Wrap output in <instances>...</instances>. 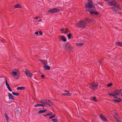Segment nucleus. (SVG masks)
Here are the masks:
<instances>
[{
	"instance_id": "1",
	"label": "nucleus",
	"mask_w": 122,
	"mask_h": 122,
	"mask_svg": "<svg viewBox=\"0 0 122 122\" xmlns=\"http://www.w3.org/2000/svg\"><path fill=\"white\" fill-rule=\"evenodd\" d=\"M89 21V20L86 19L85 21H82L78 22L76 24L77 26L79 27L83 28L86 26V24L87 22Z\"/></svg>"
},
{
	"instance_id": "2",
	"label": "nucleus",
	"mask_w": 122,
	"mask_h": 122,
	"mask_svg": "<svg viewBox=\"0 0 122 122\" xmlns=\"http://www.w3.org/2000/svg\"><path fill=\"white\" fill-rule=\"evenodd\" d=\"M122 92V89L118 90L113 92V93H109L108 94L110 96L113 97L114 98H116L117 97L116 95H119Z\"/></svg>"
},
{
	"instance_id": "3",
	"label": "nucleus",
	"mask_w": 122,
	"mask_h": 122,
	"mask_svg": "<svg viewBox=\"0 0 122 122\" xmlns=\"http://www.w3.org/2000/svg\"><path fill=\"white\" fill-rule=\"evenodd\" d=\"M89 2L86 4L85 7L86 8V10L88 11H90L91 8L93 7V4L91 0H88Z\"/></svg>"
},
{
	"instance_id": "4",
	"label": "nucleus",
	"mask_w": 122,
	"mask_h": 122,
	"mask_svg": "<svg viewBox=\"0 0 122 122\" xmlns=\"http://www.w3.org/2000/svg\"><path fill=\"white\" fill-rule=\"evenodd\" d=\"M111 9L114 13L120 14L121 12V10L118 4L117 5V6H113Z\"/></svg>"
},
{
	"instance_id": "5",
	"label": "nucleus",
	"mask_w": 122,
	"mask_h": 122,
	"mask_svg": "<svg viewBox=\"0 0 122 122\" xmlns=\"http://www.w3.org/2000/svg\"><path fill=\"white\" fill-rule=\"evenodd\" d=\"M20 72L19 71L16 70L15 71H12L11 72V73L13 78L15 79H16L19 78Z\"/></svg>"
},
{
	"instance_id": "6",
	"label": "nucleus",
	"mask_w": 122,
	"mask_h": 122,
	"mask_svg": "<svg viewBox=\"0 0 122 122\" xmlns=\"http://www.w3.org/2000/svg\"><path fill=\"white\" fill-rule=\"evenodd\" d=\"M63 46L64 49L67 50L71 51L73 48L72 47L69 43L65 44Z\"/></svg>"
},
{
	"instance_id": "7",
	"label": "nucleus",
	"mask_w": 122,
	"mask_h": 122,
	"mask_svg": "<svg viewBox=\"0 0 122 122\" xmlns=\"http://www.w3.org/2000/svg\"><path fill=\"white\" fill-rule=\"evenodd\" d=\"M98 86V84H97L93 83L91 84L89 86V87L94 90L97 89Z\"/></svg>"
},
{
	"instance_id": "8",
	"label": "nucleus",
	"mask_w": 122,
	"mask_h": 122,
	"mask_svg": "<svg viewBox=\"0 0 122 122\" xmlns=\"http://www.w3.org/2000/svg\"><path fill=\"white\" fill-rule=\"evenodd\" d=\"M59 9L56 8H54L48 10V12L50 13H54L59 12Z\"/></svg>"
},
{
	"instance_id": "9",
	"label": "nucleus",
	"mask_w": 122,
	"mask_h": 122,
	"mask_svg": "<svg viewBox=\"0 0 122 122\" xmlns=\"http://www.w3.org/2000/svg\"><path fill=\"white\" fill-rule=\"evenodd\" d=\"M25 74L26 76L28 77L31 78L33 76L32 74L30 72V71L28 69H25Z\"/></svg>"
},
{
	"instance_id": "10",
	"label": "nucleus",
	"mask_w": 122,
	"mask_h": 122,
	"mask_svg": "<svg viewBox=\"0 0 122 122\" xmlns=\"http://www.w3.org/2000/svg\"><path fill=\"white\" fill-rule=\"evenodd\" d=\"M108 5L110 6H111L113 5V6H117V5L118 4V3L115 1L113 0L108 2Z\"/></svg>"
},
{
	"instance_id": "11",
	"label": "nucleus",
	"mask_w": 122,
	"mask_h": 122,
	"mask_svg": "<svg viewBox=\"0 0 122 122\" xmlns=\"http://www.w3.org/2000/svg\"><path fill=\"white\" fill-rule=\"evenodd\" d=\"M5 84L8 89L11 92L12 91V90L11 89L9 84L7 82V81L6 79Z\"/></svg>"
},
{
	"instance_id": "12",
	"label": "nucleus",
	"mask_w": 122,
	"mask_h": 122,
	"mask_svg": "<svg viewBox=\"0 0 122 122\" xmlns=\"http://www.w3.org/2000/svg\"><path fill=\"white\" fill-rule=\"evenodd\" d=\"M53 104L52 102L49 100H47L46 103V105H47L49 106H51Z\"/></svg>"
},
{
	"instance_id": "13",
	"label": "nucleus",
	"mask_w": 122,
	"mask_h": 122,
	"mask_svg": "<svg viewBox=\"0 0 122 122\" xmlns=\"http://www.w3.org/2000/svg\"><path fill=\"white\" fill-rule=\"evenodd\" d=\"M100 117L102 119L103 121H107V119L104 116L102 115H100Z\"/></svg>"
},
{
	"instance_id": "14",
	"label": "nucleus",
	"mask_w": 122,
	"mask_h": 122,
	"mask_svg": "<svg viewBox=\"0 0 122 122\" xmlns=\"http://www.w3.org/2000/svg\"><path fill=\"white\" fill-rule=\"evenodd\" d=\"M90 12L91 14H94L95 15H97L98 14V13L97 11L94 12L93 11H91V10H90V11H88Z\"/></svg>"
},
{
	"instance_id": "15",
	"label": "nucleus",
	"mask_w": 122,
	"mask_h": 122,
	"mask_svg": "<svg viewBox=\"0 0 122 122\" xmlns=\"http://www.w3.org/2000/svg\"><path fill=\"white\" fill-rule=\"evenodd\" d=\"M65 92H66V93H65L63 94V95L68 96H71V95L69 93V91H65Z\"/></svg>"
},
{
	"instance_id": "16",
	"label": "nucleus",
	"mask_w": 122,
	"mask_h": 122,
	"mask_svg": "<svg viewBox=\"0 0 122 122\" xmlns=\"http://www.w3.org/2000/svg\"><path fill=\"white\" fill-rule=\"evenodd\" d=\"M43 67L45 70H49L50 69V67L49 66H46V65H44Z\"/></svg>"
},
{
	"instance_id": "17",
	"label": "nucleus",
	"mask_w": 122,
	"mask_h": 122,
	"mask_svg": "<svg viewBox=\"0 0 122 122\" xmlns=\"http://www.w3.org/2000/svg\"><path fill=\"white\" fill-rule=\"evenodd\" d=\"M8 96L9 99H12L13 100H14V99L13 98L12 95L10 93H9L8 94Z\"/></svg>"
},
{
	"instance_id": "18",
	"label": "nucleus",
	"mask_w": 122,
	"mask_h": 122,
	"mask_svg": "<svg viewBox=\"0 0 122 122\" xmlns=\"http://www.w3.org/2000/svg\"><path fill=\"white\" fill-rule=\"evenodd\" d=\"M47 100H46V99L42 100H41V101H40L42 103H43L45 105H46V103Z\"/></svg>"
},
{
	"instance_id": "19",
	"label": "nucleus",
	"mask_w": 122,
	"mask_h": 122,
	"mask_svg": "<svg viewBox=\"0 0 122 122\" xmlns=\"http://www.w3.org/2000/svg\"><path fill=\"white\" fill-rule=\"evenodd\" d=\"M14 7L15 8H21V7L20 6V5L18 4H17L14 5Z\"/></svg>"
},
{
	"instance_id": "20",
	"label": "nucleus",
	"mask_w": 122,
	"mask_h": 122,
	"mask_svg": "<svg viewBox=\"0 0 122 122\" xmlns=\"http://www.w3.org/2000/svg\"><path fill=\"white\" fill-rule=\"evenodd\" d=\"M114 118L117 122H121L119 118L118 117H115Z\"/></svg>"
},
{
	"instance_id": "21",
	"label": "nucleus",
	"mask_w": 122,
	"mask_h": 122,
	"mask_svg": "<svg viewBox=\"0 0 122 122\" xmlns=\"http://www.w3.org/2000/svg\"><path fill=\"white\" fill-rule=\"evenodd\" d=\"M25 89V87H24L21 86L17 88L16 89L17 90H23Z\"/></svg>"
},
{
	"instance_id": "22",
	"label": "nucleus",
	"mask_w": 122,
	"mask_h": 122,
	"mask_svg": "<svg viewBox=\"0 0 122 122\" xmlns=\"http://www.w3.org/2000/svg\"><path fill=\"white\" fill-rule=\"evenodd\" d=\"M41 106L43 107H44V105L43 104H36L35 105H34V106L35 107H37L38 106Z\"/></svg>"
},
{
	"instance_id": "23",
	"label": "nucleus",
	"mask_w": 122,
	"mask_h": 122,
	"mask_svg": "<svg viewBox=\"0 0 122 122\" xmlns=\"http://www.w3.org/2000/svg\"><path fill=\"white\" fill-rule=\"evenodd\" d=\"M46 110L45 109L44 110H41L39 111L38 113L40 114L46 111Z\"/></svg>"
},
{
	"instance_id": "24",
	"label": "nucleus",
	"mask_w": 122,
	"mask_h": 122,
	"mask_svg": "<svg viewBox=\"0 0 122 122\" xmlns=\"http://www.w3.org/2000/svg\"><path fill=\"white\" fill-rule=\"evenodd\" d=\"M20 110L18 109H16V111L15 112V114L16 115L17 114V115H18L19 114H20Z\"/></svg>"
},
{
	"instance_id": "25",
	"label": "nucleus",
	"mask_w": 122,
	"mask_h": 122,
	"mask_svg": "<svg viewBox=\"0 0 122 122\" xmlns=\"http://www.w3.org/2000/svg\"><path fill=\"white\" fill-rule=\"evenodd\" d=\"M113 100L116 102H119L121 101V100L120 99H114Z\"/></svg>"
},
{
	"instance_id": "26",
	"label": "nucleus",
	"mask_w": 122,
	"mask_h": 122,
	"mask_svg": "<svg viewBox=\"0 0 122 122\" xmlns=\"http://www.w3.org/2000/svg\"><path fill=\"white\" fill-rule=\"evenodd\" d=\"M12 93L15 96H18L19 95V94L17 92H12Z\"/></svg>"
},
{
	"instance_id": "27",
	"label": "nucleus",
	"mask_w": 122,
	"mask_h": 122,
	"mask_svg": "<svg viewBox=\"0 0 122 122\" xmlns=\"http://www.w3.org/2000/svg\"><path fill=\"white\" fill-rule=\"evenodd\" d=\"M61 38L64 42H66V39L64 36H62L61 37Z\"/></svg>"
},
{
	"instance_id": "28",
	"label": "nucleus",
	"mask_w": 122,
	"mask_h": 122,
	"mask_svg": "<svg viewBox=\"0 0 122 122\" xmlns=\"http://www.w3.org/2000/svg\"><path fill=\"white\" fill-rule=\"evenodd\" d=\"M83 45V44L82 43H77L76 44V45L77 46H81Z\"/></svg>"
},
{
	"instance_id": "29",
	"label": "nucleus",
	"mask_w": 122,
	"mask_h": 122,
	"mask_svg": "<svg viewBox=\"0 0 122 122\" xmlns=\"http://www.w3.org/2000/svg\"><path fill=\"white\" fill-rule=\"evenodd\" d=\"M119 46H122V43L120 42H118L116 43Z\"/></svg>"
},
{
	"instance_id": "30",
	"label": "nucleus",
	"mask_w": 122,
	"mask_h": 122,
	"mask_svg": "<svg viewBox=\"0 0 122 122\" xmlns=\"http://www.w3.org/2000/svg\"><path fill=\"white\" fill-rule=\"evenodd\" d=\"M71 33H69L67 35L68 39H70L71 38Z\"/></svg>"
},
{
	"instance_id": "31",
	"label": "nucleus",
	"mask_w": 122,
	"mask_h": 122,
	"mask_svg": "<svg viewBox=\"0 0 122 122\" xmlns=\"http://www.w3.org/2000/svg\"><path fill=\"white\" fill-rule=\"evenodd\" d=\"M68 30L67 28H66L65 29H64V32L65 34H66L67 32H68Z\"/></svg>"
},
{
	"instance_id": "32",
	"label": "nucleus",
	"mask_w": 122,
	"mask_h": 122,
	"mask_svg": "<svg viewBox=\"0 0 122 122\" xmlns=\"http://www.w3.org/2000/svg\"><path fill=\"white\" fill-rule=\"evenodd\" d=\"M39 61H41L43 63V64L44 65H46L47 64V63L46 62H45V61H41L40 59H39L38 60Z\"/></svg>"
},
{
	"instance_id": "33",
	"label": "nucleus",
	"mask_w": 122,
	"mask_h": 122,
	"mask_svg": "<svg viewBox=\"0 0 122 122\" xmlns=\"http://www.w3.org/2000/svg\"><path fill=\"white\" fill-rule=\"evenodd\" d=\"M112 85V83H110L107 85V87H109L111 86Z\"/></svg>"
},
{
	"instance_id": "34",
	"label": "nucleus",
	"mask_w": 122,
	"mask_h": 122,
	"mask_svg": "<svg viewBox=\"0 0 122 122\" xmlns=\"http://www.w3.org/2000/svg\"><path fill=\"white\" fill-rule=\"evenodd\" d=\"M53 114V113L51 112H49L47 114V115L48 116H50Z\"/></svg>"
},
{
	"instance_id": "35",
	"label": "nucleus",
	"mask_w": 122,
	"mask_h": 122,
	"mask_svg": "<svg viewBox=\"0 0 122 122\" xmlns=\"http://www.w3.org/2000/svg\"><path fill=\"white\" fill-rule=\"evenodd\" d=\"M55 117V116L54 115H53L52 116H51L49 117V119H52L54 118Z\"/></svg>"
},
{
	"instance_id": "36",
	"label": "nucleus",
	"mask_w": 122,
	"mask_h": 122,
	"mask_svg": "<svg viewBox=\"0 0 122 122\" xmlns=\"http://www.w3.org/2000/svg\"><path fill=\"white\" fill-rule=\"evenodd\" d=\"M93 99L94 100V101L95 102H97V100L96 99V98L95 97H94L93 98Z\"/></svg>"
},
{
	"instance_id": "37",
	"label": "nucleus",
	"mask_w": 122,
	"mask_h": 122,
	"mask_svg": "<svg viewBox=\"0 0 122 122\" xmlns=\"http://www.w3.org/2000/svg\"><path fill=\"white\" fill-rule=\"evenodd\" d=\"M39 33L41 35H42V32L41 31H39Z\"/></svg>"
},
{
	"instance_id": "38",
	"label": "nucleus",
	"mask_w": 122,
	"mask_h": 122,
	"mask_svg": "<svg viewBox=\"0 0 122 122\" xmlns=\"http://www.w3.org/2000/svg\"><path fill=\"white\" fill-rule=\"evenodd\" d=\"M64 31V29H62L61 30V33H63L64 31Z\"/></svg>"
},
{
	"instance_id": "39",
	"label": "nucleus",
	"mask_w": 122,
	"mask_h": 122,
	"mask_svg": "<svg viewBox=\"0 0 122 122\" xmlns=\"http://www.w3.org/2000/svg\"><path fill=\"white\" fill-rule=\"evenodd\" d=\"M52 120L54 122H56L57 121L56 120V119H52Z\"/></svg>"
},
{
	"instance_id": "40",
	"label": "nucleus",
	"mask_w": 122,
	"mask_h": 122,
	"mask_svg": "<svg viewBox=\"0 0 122 122\" xmlns=\"http://www.w3.org/2000/svg\"><path fill=\"white\" fill-rule=\"evenodd\" d=\"M4 115H5V118L8 117V116L7 115V114L6 113H5Z\"/></svg>"
},
{
	"instance_id": "41",
	"label": "nucleus",
	"mask_w": 122,
	"mask_h": 122,
	"mask_svg": "<svg viewBox=\"0 0 122 122\" xmlns=\"http://www.w3.org/2000/svg\"><path fill=\"white\" fill-rule=\"evenodd\" d=\"M38 33H39V32H38V31H37L35 33V34H36V35H38Z\"/></svg>"
},
{
	"instance_id": "42",
	"label": "nucleus",
	"mask_w": 122,
	"mask_h": 122,
	"mask_svg": "<svg viewBox=\"0 0 122 122\" xmlns=\"http://www.w3.org/2000/svg\"><path fill=\"white\" fill-rule=\"evenodd\" d=\"M41 77H42L43 78L44 77V76L43 75H41Z\"/></svg>"
},
{
	"instance_id": "43",
	"label": "nucleus",
	"mask_w": 122,
	"mask_h": 122,
	"mask_svg": "<svg viewBox=\"0 0 122 122\" xmlns=\"http://www.w3.org/2000/svg\"><path fill=\"white\" fill-rule=\"evenodd\" d=\"M6 119L7 120H9V118L8 117H6Z\"/></svg>"
},
{
	"instance_id": "44",
	"label": "nucleus",
	"mask_w": 122,
	"mask_h": 122,
	"mask_svg": "<svg viewBox=\"0 0 122 122\" xmlns=\"http://www.w3.org/2000/svg\"><path fill=\"white\" fill-rule=\"evenodd\" d=\"M42 20L41 19H40L39 20H38V22H40V21H41Z\"/></svg>"
},
{
	"instance_id": "45",
	"label": "nucleus",
	"mask_w": 122,
	"mask_h": 122,
	"mask_svg": "<svg viewBox=\"0 0 122 122\" xmlns=\"http://www.w3.org/2000/svg\"><path fill=\"white\" fill-rule=\"evenodd\" d=\"M48 115H47V114H46V115H43L44 116V117H46Z\"/></svg>"
},
{
	"instance_id": "46",
	"label": "nucleus",
	"mask_w": 122,
	"mask_h": 122,
	"mask_svg": "<svg viewBox=\"0 0 122 122\" xmlns=\"http://www.w3.org/2000/svg\"><path fill=\"white\" fill-rule=\"evenodd\" d=\"M38 17H36V19H38Z\"/></svg>"
},
{
	"instance_id": "47",
	"label": "nucleus",
	"mask_w": 122,
	"mask_h": 122,
	"mask_svg": "<svg viewBox=\"0 0 122 122\" xmlns=\"http://www.w3.org/2000/svg\"><path fill=\"white\" fill-rule=\"evenodd\" d=\"M106 1H108V0H105Z\"/></svg>"
},
{
	"instance_id": "48",
	"label": "nucleus",
	"mask_w": 122,
	"mask_h": 122,
	"mask_svg": "<svg viewBox=\"0 0 122 122\" xmlns=\"http://www.w3.org/2000/svg\"><path fill=\"white\" fill-rule=\"evenodd\" d=\"M99 62L100 63L101 62V61Z\"/></svg>"
},
{
	"instance_id": "49",
	"label": "nucleus",
	"mask_w": 122,
	"mask_h": 122,
	"mask_svg": "<svg viewBox=\"0 0 122 122\" xmlns=\"http://www.w3.org/2000/svg\"><path fill=\"white\" fill-rule=\"evenodd\" d=\"M121 95L122 96V94H121Z\"/></svg>"
}]
</instances>
